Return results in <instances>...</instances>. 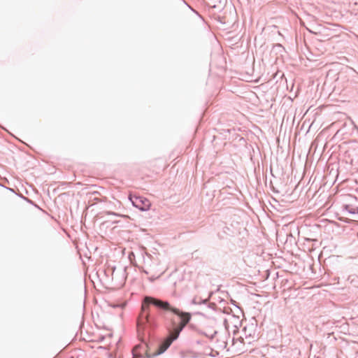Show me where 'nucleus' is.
Listing matches in <instances>:
<instances>
[{
    "mask_svg": "<svg viewBox=\"0 0 358 358\" xmlns=\"http://www.w3.org/2000/svg\"><path fill=\"white\" fill-rule=\"evenodd\" d=\"M243 343H244V339H243V338L242 336L240 337V339L236 340V341L233 339V346L236 348L240 351L242 350V349H241L239 348V345H241Z\"/></svg>",
    "mask_w": 358,
    "mask_h": 358,
    "instance_id": "7",
    "label": "nucleus"
},
{
    "mask_svg": "<svg viewBox=\"0 0 358 358\" xmlns=\"http://www.w3.org/2000/svg\"><path fill=\"white\" fill-rule=\"evenodd\" d=\"M216 333H217L216 331H214V332H213V334L210 336V338H213V336H214L215 334H216Z\"/></svg>",
    "mask_w": 358,
    "mask_h": 358,
    "instance_id": "13",
    "label": "nucleus"
},
{
    "mask_svg": "<svg viewBox=\"0 0 358 358\" xmlns=\"http://www.w3.org/2000/svg\"><path fill=\"white\" fill-rule=\"evenodd\" d=\"M182 329V327H178L170 331L169 336L160 343L157 350L155 352V355H159L164 353L169 348L171 343L178 338Z\"/></svg>",
    "mask_w": 358,
    "mask_h": 358,
    "instance_id": "2",
    "label": "nucleus"
},
{
    "mask_svg": "<svg viewBox=\"0 0 358 358\" xmlns=\"http://www.w3.org/2000/svg\"><path fill=\"white\" fill-rule=\"evenodd\" d=\"M150 206L151 203L148 199L136 195V208L141 211H148L150 210Z\"/></svg>",
    "mask_w": 358,
    "mask_h": 358,
    "instance_id": "3",
    "label": "nucleus"
},
{
    "mask_svg": "<svg viewBox=\"0 0 358 358\" xmlns=\"http://www.w3.org/2000/svg\"><path fill=\"white\" fill-rule=\"evenodd\" d=\"M189 320H190V316L187 314V318H186V319H183V320L185 321V324H184V325H185V324H187V323L189 321Z\"/></svg>",
    "mask_w": 358,
    "mask_h": 358,
    "instance_id": "9",
    "label": "nucleus"
},
{
    "mask_svg": "<svg viewBox=\"0 0 358 358\" xmlns=\"http://www.w3.org/2000/svg\"><path fill=\"white\" fill-rule=\"evenodd\" d=\"M137 345H136V347H135V349H136V351L137 350ZM137 357V353L136 352V357Z\"/></svg>",
    "mask_w": 358,
    "mask_h": 358,
    "instance_id": "14",
    "label": "nucleus"
},
{
    "mask_svg": "<svg viewBox=\"0 0 358 358\" xmlns=\"http://www.w3.org/2000/svg\"><path fill=\"white\" fill-rule=\"evenodd\" d=\"M355 207H353L351 205L345 204L343 206V211L348 212L350 214L355 215Z\"/></svg>",
    "mask_w": 358,
    "mask_h": 358,
    "instance_id": "6",
    "label": "nucleus"
},
{
    "mask_svg": "<svg viewBox=\"0 0 358 358\" xmlns=\"http://www.w3.org/2000/svg\"><path fill=\"white\" fill-rule=\"evenodd\" d=\"M131 354L133 355V357H134V347L131 349Z\"/></svg>",
    "mask_w": 358,
    "mask_h": 358,
    "instance_id": "11",
    "label": "nucleus"
},
{
    "mask_svg": "<svg viewBox=\"0 0 358 358\" xmlns=\"http://www.w3.org/2000/svg\"><path fill=\"white\" fill-rule=\"evenodd\" d=\"M355 214L358 213V207H355Z\"/></svg>",
    "mask_w": 358,
    "mask_h": 358,
    "instance_id": "12",
    "label": "nucleus"
},
{
    "mask_svg": "<svg viewBox=\"0 0 358 358\" xmlns=\"http://www.w3.org/2000/svg\"><path fill=\"white\" fill-rule=\"evenodd\" d=\"M208 300H209V297L208 299H199L197 297H194L192 299V303L193 304H205V305L208 304V308H214V307L215 306V304L214 303H209Z\"/></svg>",
    "mask_w": 358,
    "mask_h": 358,
    "instance_id": "4",
    "label": "nucleus"
},
{
    "mask_svg": "<svg viewBox=\"0 0 358 358\" xmlns=\"http://www.w3.org/2000/svg\"><path fill=\"white\" fill-rule=\"evenodd\" d=\"M129 199H130V201H131V203H132L133 206H134V201H133V200H132L131 194H130V195H129Z\"/></svg>",
    "mask_w": 358,
    "mask_h": 358,
    "instance_id": "10",
    "label": "nucleus"
},
{
    "mask_svg": "<svg viewBox=\"0 0 358 358\" xmlns=\"http://www.w3.org/2000/svg\"><path fill=\"white\" fill-rule=\"evenodd\" d=\"M150 281H153L155 279L153 278H149Z\"/></svg>",
    "mask_w": 358,
    "mask_h": 358,
    "instance_id": "15",
    "label": "nucleus"
},
{
    "mask_svg": "<svg viewBox=\"0 0 358 358\" xmlns=\"http://www.w3.org/2000/svg\"><path fill=\"white\" fill-rule=\"evenodd\" d=\"M150 305H153L156 308L162 310L171 311L174 314L181 316L182 314L178 309L171 306L170 303L167 301H162L161 299L154 298L152 296H145L141 304V313L139 319L136 320V328L138 329V331L141 330L145 322H148V313L147 310Z\"/></svg>",
    "mask_w": 358,
    "mask_h": 358,
    "instance_id": "1",
    "label": "nucleus"
},
{
    "mask_svg": "<svg viewBox=\"0 0 358 358\" xmlns=\"http://www.w3.org/2000/svg\"><path fill=\"white\" fill-rule=\"evenodd\" d=\"M141 256L145 263L149 264L151 262V255H148L147 252H145L144 255V248H141L140 249Z\"/></svg>",
    "mask_w": 358,
    "mask_h": 358,
    "instance_id": "5",
    "label": "nucleus"
},
{
    "mask_svg": "<svg viewBox=\"0 0 358 358\" xmlns=\"http://www.w3.org/2000/svg\"><path fill=\"white\" fill-rule=\"evenodd\" d=\"M115 278V274H114V272L113 273V276H112V278L114 279Z\"/></svg>",
    "mask_w": 358,
    "mask_h": 358,
    "instance_id": "16",
    "label": "nucleus"
},
{
    "mask_svg": "<svg viewBox=\"0 0 358 358\" xmlns=\"http://www.w3.org/2000/svg\"><path fill=\"white\" fill-rule=\"evenodd\" d=\"M243 333H244V336H245V338H247L248 337H250V336H252V334H251L250 332V333L247 332V329H246V327H244V328L243 329Z\"/></svg>",
    "mask_w": 358,
    "mask_h": 358,
    "instance_id": "8",
    "label": "nucleus"
}]
</instances>
